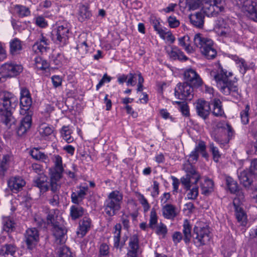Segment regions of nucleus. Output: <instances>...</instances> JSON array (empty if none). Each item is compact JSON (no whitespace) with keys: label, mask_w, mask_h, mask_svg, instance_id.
Here are the masks:
<instances>
[{"label":"nucleus","mask_w":257,"mask_h":257,"mask_svg":"<svg viewBox=\"0 0 257 257\" xmlns=\"http://www.w3.org/2000/svg\"><path fill=\"white\" fill-rule=\"evenodd\" d=\"M18 99L13 94L8 91L0 93V117L2 121L10 128L15 119L12 115V110L18 104Z\"/></svg>","instance_id":"obj_1"},{"label":"nucleus","mask_w":257,"mask_h":257,"mask_svg":"<svg viewBox=\"0 0 257 257\" xmlns=\"http://www.w3.org/2000/svg\"><path fill=\"white\" fill-rule=\"evenodd\" d=\"M54 167L51 169L50 190L51 195L48 198L49 203L53 206L59 204V194L61 185L58 181L62 177L64 168L62 166V159L59 155L54 156Z\"/></svg>","instance_id":"obj_2"},{"label":"nucleus","mask_w":257,"mask_h":257,"mask_svg":"<svg viewBox=\"0 0 257 257\" xmlns=\"http://www.w3.org/2000/svg\"><path fill=\"white\" fill-rule=\"evenodd\" d=\"M210 75L215 80L217 87L224 94L227 95L231 92L237 91V86L231 81L229 80L228 77L232 75L231 72L227 74L226 70L221 68L217 73L214 71H211Z\"/></svg>","instance_id":"obj_3"},{"label":"nucleus","mask_w":257,"mask_h":257,"mask_svg":"<svg viewBox=\"0 0 257 257\" xmlns=\"http://www.w3.org/2000/svg\"><path fill=\"white\" fill-rule=\"evenodd\" d=\"M70 33V26L68 22H57L51 32L52 40L56 44L64 47L68 43Z\"/></svg>","instance_id":"obj_4"},{"label":"nucleus","mask_w":257,"mask_h":257,"mask_svg":"<svg viewBox=\"0 0 257 257\" xmlns=\"http://www.w3.org/2000/svg\"><path fill=\"white\" fill-rule=\"evenodd\" d=\"M193 40L194 45L200 49L201 53L207 59H213L216 56L217 51L211 39L198 33L195 35Z\"/></svg>","instance_id":"obj_5"},{"label":"nucleus","mask_w":257,"mask_h":257,"mask_svg":"<svg viewBox=\"0 0 257 257\" xmlns=\"http://www.w3.org/2000/svg\"><path fill=\"white\" fill-rule=\"evenodd\" d=\"M123 199L122 193L118 190L110 192L104 201L103 208L106 214L111 217L115 215L120 209Z\"/></svg>","instance_id":"obj_6"},{"label":"nucleus","mask_w":257,"mask_h":257,"mask_svg":"<svg viewBox=\"0 0 257 257\" xmlns=\"http://www.w3.org/2000/svg\"><path fill=\"white\" fill-rule=\"evenodd\" d=\"M225 0H205L203 11L208 17H216L225 12Z\"/></svg>","instance_id":"obj_7"},{"label":"nucleus","mask_w":257,"mask_h":257,"mask_svg":"<svg viewBox=\"0 0 257 257\" xmlns=\"http://www.w3.org/2000/svg\"><path fill=\"white\" fill-rule=\"evenodd\" d=\"M209 226L203 223H197L193 228L192 237L196 245L200 246L206 244L210 240Z\"/></svg>","instance_id":"obj_8"},{"label":"nucleus","mask_w":257,"mask_h":257,"mask_svg":"<svg viewBox=\"0 0 257 257\" xmlns=\"http://www.w3.org/2000/svg\"><path fill=\"white\" fill-rule=\"evenodd\" d=\"M23 70L22 65L14 62L5 63L1 67V72L5 77L16 76L20 74Z\"/></svg>","instance_id":"obj_9"},{"label":"nucleus","mask_w":257,"mask_h":257,"mask_svg":"<svg viewBox=\"0 0 257 257\" xmlns=\"http://www.w3.org/2000/svg\"><path fill=\"white\" fill-rule=\"evenodd\" d=\"M193 87L187 82L179 83L175 88V95L180 99H191Z\"/></svg>","instance_id":"obj_10"},{"label":"nucleus","mask_w":257,"mask_h":257,"mask_svg":"<svg viewBox=\"0 0 257 257\" xmlns=\"http://www.w3.org/2000/svg\"><path fill=\"white\" fill-rule=\"evenodd\" d=\"M185 82L189 83L191 86L197 88L200 86L203 83L202 80L196 71L190 68L186 70L184 73Z\"/></svg>","instance_id":"obj_11"},{"label":"nucleus","mask_w":257,"mask_h":257,"mask_svg":"<svg viewBox=\"0 0 257 257\" xmlns=\"http://www.w3.org/2000/svg\"><path fill=\"white\" fill-rule=\"evenodd\" d=\"M27 247L30 249L34 248L39 240V234L36 228L28 229L25 234Z\"/></svg>","instance_id":"obj_12"},{"label":"nucleus","mask_w":257,"mask_h":257,"mask_svg":"<svg viewBox=\"0 0 257 257\" xmlns=\"http://www.w3.org/2000/svg\"><path fill=\"white\" fill-rule=\"evenodd\" d=\"M195 105L197 114L204 119H206L211 109L209 103L205 100L199 99L195 103Z\"/></svg>","instance_id":"obj_13"},{"label":"nucleus","mask_w":257,"mask_h":257,"mask_svg":"<svg viewBox=\"0 0 257 257\" xmlns=\"http://www.w3.org/2000/svg\"><path fill=\"white\" fill-rule=\"evenodd\" d=\"M76 188L78 190L72 192L71 198L72 203L79 204L87 195L88 187L87 185H80Z\"/></svg>","instance_id":"obj_14"},{"label":"nucleus","mask_w":257,"mask_h":257,"mask_svg":"<svg viewBox=\"0 0 257 257\" xmlns=\"http://www.w3.org/2000/svg\"><path fill=\"white\" fill-rule=\"evenodd\" d=\"M238 178L240 183L244 187H249L253 182V178L255 176L249 170H242L239 169L237 171Z\"/></svg>","instance_id":"obj_15"},{"label":"nucleus","mask_w":257,"mask_h":257,"mask_svg":"<svg viewBox=\"0 0 257 257\" xmlns=\"http://www.w3.org/2000/svg\"><path fill=\"white\" fill-rule=\"evenodd\" d=\"M202 154V156L206 157V145L205 142L202 141L199 142L196 146L194 150L191 153L189 157L191 161H197L199 157V154Z\"/></svg>","instance_id":"obj_16"},{"label":"nucleus","mask_w":257,"mask_h":257,"mask_svg":"<svg viewBox=\"0 0 257 257\" xmlns=\"http://www.w3.org/2000/svg\"><path fill=\"white\" fill-rule=\"evenodd\" d=\"M31 125L32 116L28 114L21 120L17 131L18 135L20 136L24 135L30 129Z\"/></svg>","instance_id":"obj_17"},{"label":"nucleus","mask_w":257,"mask_h":257,"mask_svg":"<svg viewBox=\"0 0 257 257\" xmlns=\"http://www.w3.org/2000/svg\"><path fill=\"white\" fill-rule=\"evenodd\" d=\"M8 186L14 193L21 190L25 185V181L20 177L11 178L8 182Z\"/></svg>","instance_id":"obj_18"},{"label":"nucleus","mask_w":257,"mask_h":257,"mask_svg":"<svg viewBox=\"0 0 257 257\" xmlns=\"http://www.w3.org/2000/svg\"><path fill=\"white\" fill-rule=\"evenodd\" d=\"M244 7L245 10L248 13L249 18L257 22V3L247 0L244 3Z\"/></svg>","instance_id":"obj_19"},{"label":"nucleus","mask_w":257,"mask_h":257,"mask_svg":"<svg viewBox=\"0 0 257 257\" xmlns=\"http://www.w3.org/2000/svg\"><path fill=\"white\" fill-rule=\"evenodd\" d=\"M52 231L56 240L59 243L63 244L65 242L67 230L63 226L60 225L59 223L56 226H53Z\"/></svg>","instance_id":"obj_20"},{"label":"nucleus","mask_w":257,"mask_h":257,"mask_svg":"<svg viewBox=\"0 0 257 257\" xmlns=\"http://www.w3.org/2000/svg\"><path fill=\"white\" fill-rule=\"evenodd\" d=\"M130 249L127 253V257H137L139 249V238L137 235L134 234L131 237L129 241Z\"/></svg>","instance_id":"obj_21"},{"label":"nucleus","mask_w":257,"mask_h":257,"mask_svg":"<svg viewBox=\"0 0 257 257\" xmlns=\"http://www.w3.org/2000/svg\"><path fill=\"white\" fill-rule=\"evenodd\" d=\"M34 186L40 189L41 192H45L48 190L50 185L47 182V177L44 174H41L34 180Z\"/></svg>","instance_id":"obj_22"},{"label":"nucleus","mask_w":257,"mask_h":257,"mask_svg":"<svg viewBox=\"0 0 257 257\" xmlns=\"http://www.w3.org/2000/svg\"><path fill=\"white\" fill-rule=\"evenodd\" d=\"M59 211L57 209H47L46 210L47 216V224L51 225L52 226H56V224H59V220L60 217L58 216Z\"/></svg>","instance_id":"obj_23"},{"label":"nucleus","mask_w":257,"mask_h":257,"mask_svg":"<svg viewBox=\"0 0 257 257\" xmlns=\"http://www.w3.org/2000/svg\"><path fill=\"white\" fill-rule=\"evenodd\" d=\"M91 224V219L86 216L84 217L79 222V229L77 234L83 237L90 229Z\"/></svg>","instance_id":"obj_24"},{"label":"nucleus","mask_w":257,"mask_h":257,"mask_svg":"<svg viewBox=\"0 0 257 257\" xmlns=\"http://www.w3.org/2000/svg\"><path fill=\"white\" fill-rule=\"evenodd\" d=\"M211 104L213 106L212 113L214 116L217 117L225 116L222 108V102L219 99L215 98L212 100Z\"/></svg>","instance_id":"obj_25"},{"label":"nucleus","mask_w":257,"mask_h":257,"mask_svg":"<svg viewBox=\"0 0 257 257\" xmlns=\"http://www.w3.org/2000/svg\"><path fill=\"white\" fill-rule=\"evenodd\" d=\"M167 52L169 57L174 60L178 59L181 61H186L188 59L184 53L177 47H172L171 50H168Z\"/></svg>","instance_id":"obj_26"},{"label":"nucleus","mask_w":257,"mask_h":257,"mask_svg":"<svg viewBox=\"0 0 257 257\" xmlns=\"http://www.w3.org/2000/svg\"><path fill=\"white\" fill-rule=\"evenodd\" d=\"M17 249V247L15 244L13 243L6 244L0 249V255L5 257L9 255L14 257Z\"/></svg>","instance_id":"obj_27"},{"label":"nucleus","mask_w":257,"mask_h":257,"mask_svg":"<svg viewBox=\"0 0 257 257\" xmlns=\"http://www.w3.org/2000/svg\"><path fill=\"white\" fill-rule=\"evenodd\" d=\"M235 207V216L238 222L244 226L247 222V217L243 209L235 204V200L233 201Z\"/></svg>","instance_id":"obj_28"},{"label":"nucleus","mask_w":257,"mask_h":257,"mask_svg":"<svg viewBox=\"0 0 257 257\" xmlns=\"http://www.w3.org/2000/svg\"><path fill=\"white\" fill-rule=\"evenodd\" d=\"M214 190V183L210 179H205L201 184V190L202 194L209 195Z\"/></svg>","instance_id":"obj_29"},{"label":"nucleus","mask_w":257,"mask_h":257,"mask_svg":"<svg viewBox=\"0 0 257 257\" xmlns=\"http://www.w3.org/2000/svg\"><path fill=\"white\" fill-rule=\"evenodd\" d=\"M215 27L218 29H224L223 30H221L220 36L227 37L229 35L230 30L227 27L225 19L219 18L215 22Z\"/></svg>","instance_id":"obj_30"},{"label":"nucleus","mask_w":257,"mask_h":257,"mask_svg":"<svg viewBox=\"0 0 257 257\" xmlns=\"http://www.w3.org/2000/svg\"><path fill=\"white\" fill-rule=\"evenodd\" d=\"M191 23L195 27L201 28L204 24V16L201 13L191 14L189 16Z\"/></svg>","instance_id":"obj_31"},{"label":"nucleus","mask_w":257,"mask_h":257,"mask_svg":"<svg viewBox=\"0 0 257 257\" xmlns=\"http://www.w3.org/2000/svg\"><path fill=\"white\" fill-rule=\"evenodd\" d=\"M162 212L164 217L167 219H173L177 215L176 207L170 204H167L163 206Z\"/></svg>","instance_id":"obj_32"},{"label":"nucleus","mask_w":257,"mask_h":257,"mask_svg":"<svg viewBox=\"0 0 257 257\" xmlns=\"http://www.w3.org/2000/svg\"><path fill=\"white\" fill-rule=\"evenodd\" d=\"M179 44L183 47L185 50L188 53L194 52L193 47L191 46L190 38L188 35H185L178 38Z\"/></svg>","instance_id":"obj_33"},{"label":"nucleus","mask_w":257,"mask_h":257,"mask_svg":"<svg viewBox=\"0 0 257 257\" xmlns=\"http://www.w3.org/2000/svg\"><path fill=\"white\" fill-rule=\"evenodd\" d=\"M38 131L41 137L46 139L53 133L54 127L47 123H43L39 125Z\"/></svg>","instance_id":"obj_34"},{"label":"nucleus","mask_w":257,"mask_h":257,"mask_svg":"<svg viewBox=\"0 0 257 257\" xmlns=\"http://www.w3.org/2000/svg\"><path fill=\"white\" fill-rule=\"evenodd\" d=\"M84 213V209L79 205L76 204L71 206L70 209V215L72 220H76L81 217Z\"/></svg>","instance_id":"obj_35"},{"label":"nucleus","mask_w":257,"mask_h":257,"mask_svg":"<svg viewBox=\"0 0 257 257\" xmlns=\"http://www.w3.org/2000/svg\"><path fill=\"white\" fill-rule=\"evenodd\" d=\"M183 240L186 243L190 242L192 235L191 234L192 226L190 224L188 220L186 219L183 225Z\"/></svg>","instance_id":"obj_36"},{"label":"nucleus","mask_w":257,"mask_h":257,"mask_svg":"<svg viewBox=\"0 0 257 257\" xmlns=\"http://www.w3.org/2000/svg\"><path fill=\"white\" fill-rule=\"evenodd\" d=\"M32 101L31 97H21L20 98V113L25 114L26 111L29 109L32 105Z\"/></svg>","instance_id":"obj_37"},{"label":"nucleus","mask_w":257,"mask_h":257,"mask_svg":"<svg viewBox=\"0 0 257 257\" xmlns=\"http://www.w3.org/2000/svg\"><path fill=\"white\" fill-rule=\"evenodd\" d=\"M10 52L12 55H15L19 53L22 49L21 42L18 38H15L10 43Z\"/></svg>","instance_id":"obj_38"},{"label":"nucleus","mask_w":257,"mask_h":257,"mask_svg":"<svg viewBox=\"0 0 257 257\" xmlns=\"http://www.w3.org/2000/svg\"><path fill=\"white\" fill-rule=\"evenodd\" d=\"M91 16L90 12L87 7L82 5L80 7L78 13V19L80 22H83L88 19Z\"/></svg>","instance_id":"obj_39"},{"label":"nucleus","mask_w":257,"mask_h":257,"mask_svg":"<svg viewBox=\"0 0 257 257\" xmlns=\"http://www.w3.org/2000/svg\"><path fill=\"white\" fill-rule=\"evenodd\" d=\"M60 133L61 137L67 143H70L73 141V138L71 136L72 131L69 126H63L60 131Z\"/></svg>","instance_id":"obj_40"},{"label":"nucleus","mask_w":257,"mask_h":257,"mask_svg":"<svg viewBox=\"0 0 257 257\" xmlns=\"http://www.w3.org/2000/svg\"><path fill=\"white\" fill-rule=\"evenodd\" d=\"M194 184H192L191 187H190L189 188L186 189L188 191L187 197L190 200H195L198 196V186L196 184L197 183L194 182Z\"/></svg>","instance_id":"obj_41"},{"label":"nucleus","mask_w":257,"mask_h":257,"mask_svg":"<svg viewBox=\"0 0 257 257\" xmlns=\"http://www.w3.org/2000/svg\"><path fill=\"white\" fill-rule=\"evenodd\" d=\"M212 138L214 141L220 145L221 147H224L229 142V139H227L225 138L224 133L212 135Z\"/></svg>","instance_id":"obj_42"},{"label":"nucleus","mask_w":257,"mask_h":257,"mask_svg":"<svg viewBox=\"0 0 257 257\" xmlns=\"http://www.w3.org/2000/svg\"><path fill=\"white\" fill-rule=\"evenodd\" d=\"M15 10L20 17H27L31 13L28 8L22 5H16Z\"/></svg>","instance_id":"obj_43"},{"label":"nucleus","mask_w":257,"mask_h":257,"mask_svg":"<svg viewBox=\"0 0 257 257\" xmlns=\"http://www.w3.org/2000/svg\"><path fill=\"white\" fill-rule=\"evenodd\" d=\"M35 66L38 70H45L49 66L47 61L43 60L40 57H37L35 58Z\"/></svg>","instance_id":"obj_44"},{"label":"nucleus","mask_w":257,"mask_h":257,"mask_svg":"<svg viewBox=\"0 0 257 257\" xmlns=\"http://www.w3.org/2000/svg\"><path fill=\"white\" fill-rule=\"evenodd\" d=\"M114 231L113 241H114V247H117L119 246V242L120 239V233L121 229V226L120 223H117L114 226Z\"/></svg>","instance_id":"obj_45"},{"label":"nucleus","mask_w":257,"mask_h":257,"mask_svg":"<svg viewBox=\"0 0 257 257\" xmlns=\"http://www.w3.org/2000/svg\"><path fill=\"white\" fill-rule=\"evenodd\" d=\"M184 169L186 172L190 173V175L194 176L195 183H197L198 181L200 176L192 164L190 163H187L184 165Z\"/></svg>","instance_id":"obj_46"},{"label":"nucleus","mask_w":257,"mask_h":257,"mask_svg":"<svg viewBox=\"0 0 257 257\" xmlns=\"http://www.w3.org/2000/svg\"><path fill=\"white\" fill-rule=\"evenodd\" d=\"M98 257H109V247L106 243L100 244Z\"/></svg>","instance_id":"obj_47"},{"label":"nucleus","mask_w":257,"mask_h":257,"mask_svg":"<svg viewBox=\"0 0 257 257\" xmlns=\"http://www.w3.org/2000/svg\"><path fill=\"white\" fill-rule=\"evenodd\" d=\"M201 3H204L205 4V0H186V3L187 7L190 10H195L197 9Z\"/></svg>","instance_id":"obj_48"},{"label":"nucleus","mask_w":257,"mask_h":257,"mask_svg":"<svg viewBox=\"0 0 257 257\" xmlns=\"http://www.w3.org/2000/svg\"><path fill=\"white\" fill-rule=\"evenodd\" d=\"M226 183L231 193H235L237 190V184L232 178L227 177L226 178Z\"/></svg>","instance_id":"obj_49"},{"label":"nucleus","mask_w":257,"mask_h":257,"mask_svg":"<svg viewBox=\"0 0 257 257\" xmlns=\"http://www.w3.org/2000/svg\"><path fill=\"white\" fill-rule=\"evenodd\" d=\"M30 154L33 158L37 160H44L47 158L44 153H42L37 148H34L31 150Z\"/></svg>","instance_id":"obj_50"},{"label":"nucleus","mask_w":257,"mask_h":257,"mask_svg":"<svg viewBox=\"0 0 257 257\" xmlns=\"http://www.w3.org/2000/svg\"><path fill=\"white\" fill-rule=\"evenodd\" d=\"M158 221V216L156 210L152 208L150 212V217L149 220V227L152 229L156 227V225Z\"/></svg>","instance_id":"obj_51"},{"label":"nucleus","mask_w":257,"mask_h":257,"mask_svg":"<svg viewBox=\"0 0 257 257\" xmlns=\"http://www.w3.org/2000/svg\"><path fill=\"white\" fill-rule=\"evenodd\" d=\"M3 229L7 232L12 231L14 228V223L9 218H6L3 221Z\"/></svg>","instance_id":"obj_52"},{"label":"nucleus","mask_w":257,"mask_h":257,"mask_svg":"<svg viewBox=\"0 0 257 257\" xmlns=\"http://www.w3.org/2000/svg\"><path fill=\"white\" fill-rule=\"evenodd\" d=\"M33 50L36 53H43L47 51L48 48L42 43L36 41L32 47Z\"/></svg>","instance_id":"obj_53"},{"label":"nucleus","mask_w":257,"mask_h":257,"mask_svg":"<svg viewBox=\"0 0 257 257\" xmlns=\"http://www.w3.org/2000/svg\"><path fill=\"white\" fill-rule=\"evenodd\" d=\"M58 257H73L69 248L63 246L60 247L58 251Z\"/></svg>","instance_id":"obj_54"},{"label":"nucleus","mask_w":257,"mask_h":257,"mask_svg":"<svg viewBox=\"0 0 257 257\" xmlns=\"http://www.w3.org/2000/svg\"><path fill=\"white\" fill-rule=\"evenodd\" d=\"M209 147L210 151L212 152L214 160L217 162L219 158L221 157V154L220 153L218 149L214 146L213 143H210Z\"/></svg>","instance_id":"obj_55"},{"label":"nucleus","mask_w":257,"mask_h":257,"mask_svg":"<svg viewBox=\"0 0 257 257\" xmlns=\"http://www.w3.org/2000/svg\"><path fill=\"white\" fill-rule=\"evenodd\" d=\"M249 110V106L248 105L245 106V107L244 110H243L240 112V117L241 120L244 124H246L248 122L249 117H248V111Z\"/></svg>","instance_id":"obj_56"},{"label":"nucleus","mask_w":257,"mask_h":257,"mask_svg":"<svg viewBox=\"0 0 257 257\" xmlns=\"http://www.w3.org/2000/svg\"><path fill=\"white\" fill-rule=\"evenodd\" d=\"M156 227V233L158 235H162L163 237H164L168 231L166 226L164 224L161 222Z\"/></svg>","instance_id":"obj_57"},{"label":"nucleus","mask_w":257,"mask_h":257,"mask_svg":"<svg viewBox=\"0 0 257 257\" xmlns=\"http://www.w3.org/2000/svg\"><path fill=\"white\" fill-rule=\"evenodd\" d=\"M192 178H194V176L191 177L190 174H187L186 177H183L181 179V183L184 186L185 189L191 187V179Z\"/></svg>","instance_id":"obj_58"},{"label":"nucleus","mask_w":257,"mask_h":257,"mask_svg":"<svg viewBox=\"0 0 257 257\" xmlns=\"http://www.w3.org/2000/svg\"><path fill=\"white\" fill-rule=\"evenodd\" d=\"M169 26L172 28L178 27L180 25V22L174 16H170L168 18Z\"/></svg>","instance_id":"obj_59"},{"label":"nucleus","mask_w":257,"mask_h":257,"mask_svg":"<svg viewBox=\"0 0 257 257\" xmlns=\"http://www.w3.org/2000/svg\"><path fill=\"white\" fill-rule=\"evenodd\" d=\"M35 23L41 28L46 27L48 24L45 18L42 16H38L35 18Z\"/></svg>","instance_id":"obj_60"},{"label":"nucleus","mask_w":257,"mask_h":257,"mask_svg":"<svg viewBox=\"0 0 257 257\" xmlns=\"http://www.w3.org/2000/svg\"><path fill=\"white\" fill-rule=\"evenodd\" d=\"M160 36L163 39H166L168 41L170 42L171 43H173L175 40V38L170 31L166 32L164 30V35Z\"/></svg>","instance_id":"obj_61"},{"label":"nucleus","mask_w":257,"mask_h":257,"mask_svg":"<svg viewBox=\"0 0 257 257\" xmlns=\"http://www.w3.org/2000/svg\"><path fill=\"white\" fill-rule=\"evenodd\" d=\"M153 24L155 30L157 32L160 36H163L164 34V29L162 28L160 23L156 20L153 22Z\"/></svg>","instance_id":"obj_62"},{"label":"nucleus","mask_w":257,"mask_h":257,"mask_svg":"<svg viewBox=\"0 0 257 257\" xmlns=\"http://www.w3.org/2000/svg\"><path fill=\"white\" fill-rule=\"evenodd\" d=\"M179 110L183 116L185 117H189L190 116L189 106L186 103L182 104V105L179 108Z\"/></svg>","instance_id":"obj_63"},{"label":"nucleus","mask_w":257,"mask_h":257,"mask_svg":"<svg viewBox=\"0 0 257 257\" xmlns=\"http://www.w3.org/2000/svg\"><path fill=\"white\" fill-rule=\"evenodd\" d=\"M249 170L255 176H257V159L251 161Z\"/></svg>","instance_id":"obj_64"}]
</instances>
